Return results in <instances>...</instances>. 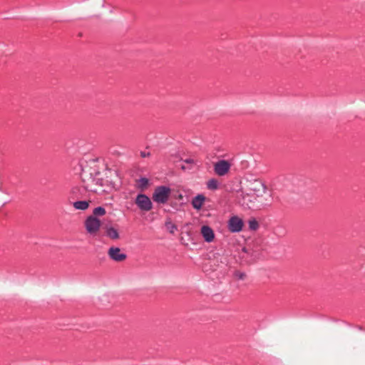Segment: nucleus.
Wrapping results in <instances>:
<instances>
[{
  "instance_id": "f257e3e1",
  "label": "nucleus",
  "mask_w": 365,
  "mask_h": 365,
  "mask_svg": "<svg viewBox=\"0 0 365 365\" xmlns=\"http://www.w3.org/2000/svg\"><path fill=\"white\" fill-rule=\"evenodd\" d=\"M101 173L96 169L83 170L81 174L84 187L91 192H97L103 185V179L100 178Z\"/></svg>"
},
{
  "instance_id": "f03ea898",
  "label": "nucleus",
  "mask_w": 365,
  "mask_h": 365,
  "mask_svg": "<svg viewBox=\"0 0 365 365\" xmlns=\"http://www.w3.org/2000/svg\"><path fill=\"white\" fill-rule=\"evenodd\" d=\"M265 190V187L260 181L258 180H252L249 181L245 192L242 190V203L245 205L249 208H251L254 205V201L250 199V194L252 192L254 194L258 195L261 192H264Z\"/></svg>"
},
{
  "instance_id": "7ed1b4c3",
  "label": "nucleus",
  "mask_w": 365,
  "mask_h": 365,
  "mask_svg": "<svg viewBox=\"0 0 365 365\" xmlns=\"http://www.w3.org/2000/svg\"><path fill=\"white\" fill-rule=\"evenodd\" d=\"M171 190L165 186L157 187L153 194V200L154 202L160 204H165L169 199Z\"/></svg>"
},
{
  "instance_id": "20e7f679",
  "label": "nucleus",
  "mask_w": 365,
  "mask_h": 365,
  "mask_svg": "<svg viewBox=\"0 0 365 365\" xmlns=\"http://www.w3.org/2000/svg\"><path fill=\"white\" fill-rule=\"evenodd\" d=\"M84 225L88 233L95 235L99 231L101 222L96 217L90 215L85 220Z\"/></svg>"
},
{
  "instance_id": "39448f33",
  "label": "nucleus",
  "mask_w": 365,
  "mask_h": 365,
  "mask_svg": "<svg viewBox=\"0 0 365 365\" xmlns=\"http://www.w3.org/2000/svg\"><path fill=\"white\" fill-rule=\"evenodd\" d=\"M135 202L138 208L142 211L148 212L153 208V203L150 199L144 194L138 195Z\"/></svg>"
},
{
  "instance_id": "423d86ee",
  "label": "nucleus",
  "mask_w": 365,
  "mask_h": 365,
  "mask_svg": "<svg viewBox=\"0 0 365 365\" xmlns=\"http://www.w3.org/2000/svg\"><path fill=\"white\" fill-rule=\"evenodd\" d=\"M230 163L225 160H221L214 164V171L219 176L225 175L230 170Z\"/></svg>"
},
{
  "instance_id": "0eeeda50",
  "label": "nucleus",
  "mask_w": 365,
  "mask_h": 365,
  "mask_svg": "<svg viewBox=\"0 0 365 365\" xmlns=\"http://www.w3.org/2000/svg\"><path fill=\"white\" fill-rule=\"evenodd\" d=\"M108 257L113 261L120 262L126 259L127 255L119 247H111L108 250Z\"/></svg>"
},
{
  "instance_id": "6e6552de",
  "label": "nucleus",
  "mask_w": 365,
  "mask_h": 365,
  "mask_svg": "<svg viewBox=\"0 0 365 365\" xmlns=\"http://www.w3.org/2000/svg\"><path fill=\"white\" fill-rule=\"evenodd\" d=\"M229 230L232 232H238L242 230L243 222L237 216L232 217L228 222Z\"/></svg>"
},
{
  "instance_id": "1a4fd4ad",
  "label": "nucleus",
  "mask_w": 365,
  "mask_h": 365,
  "mask_svg": "<svg viewBox=\"0 0 365 365\" xmlns=\"http://www.w3.org/2000/svg\"><path fill=\"white\" fill-rule=\"evenodd\" d=\"M201 234L204 240L207 242L213 241L215 238V234L212 229L207 225H203L201 227Z\"/></svg>"
},
{
  "instance_id": "9d476101",
  "label": "nucleus",
  "mask_w": 365,
  "mask_h": 365,
  "mask_svg": "<svg viewBox=\"0 0 365 365\" xmlns=\"http://www.w3.org/2000/svg\"><path fill=\"white\" fill-rule=\"evenodd\" d=\"M205 197L203 195H197L192 200V205L195 210H200L205 201Z\"/></svg>"
},
{
  "instance_id": "9b49d317",
  "label": "nucleus",
  "mask_w": 365,
  "mask_h": 365,
  "mask_svg": "<svg viewBox=\"0 0 365 365\" xmlns=\"http://www.w3.org/2000/svg\"><path fill=\"white\" fill-rule=\"evenodd\" d=\"M106 234L109 238L112 240H118L119 238L118 230L113 227H107Z\"/></svg>"
},
{
  "instance_id": "f8f14e48",
  "label": "nucleus",
  "mask_w": 365,
  "mask_h": 365,
  "mask_svg": "<svg viewBox=\"0 0 365 365\" xmlns=\"http://www.w3.org/2000/svg\"><path fill=\"white\" fill-rule=\"evenodd\" d=\"M148 184H149V180H148V179H147L145 178H141L138 180H136L137 187L139 189H140L142 191L147 189Z\"/></svg>"
},
{
  "instance_id": "ddd939ff",
  "label": "nucleus",
  "mask_w": 365,
  "mask_h": 365,
  "mask_svg": "<svg viewBox=\"0 0 365 365\" xmlns=\"http://www.w3.org/2000/svg\"><path fill=\"white\" fill-rule=\"evenodd\" d=\"M89 202L88 201H77L73 203V207L77 210H85L88 207Z\"/></svg>"
},
{
  "instance_id": "4468645a",
  "label": "nucleus",
  "mask_w": 365,
  "mask_h": 365,
  "mask_svg": "<svg viewBox=\"0 0 365 365\" xmlns=\"http://www.w3.org/2000/svg\"><path fill=\"white\" fill-rule=\"evenodd\" d=\"M207 187L210 190H215L218 189V187H219L218 180L215 178H212V179L209 180L207 182Z\"/></svg>"
},
{
  "instance_id": "2eb2a0df",
  "label": "nucleus",
  "mask_w": 365,
  "mask_h": 365,
  "mask_svg": "<svg viewBox=\"0 0 365 365\" xmlns=\"http://www.w3.org/2000/svg\"><path fill=\"white\" fill-rule=\"evenodd\" d=\"M106 210L102 207H96L93 211V215L96 216H103L106 214Z\"/></svg>"
},
{
  "instance_id": "dca6fc26",
  "label": "nucleus",
  "mask_w": 365,
  "mask_h": 365,
  "mask_svg": "<svg viewBox=\"0 0 365 365\" xmlns=\"http://www.w3.org/2000/svg\"><path fill=\"white\" fill-rule=\"evenodd\" d=\"M167 230L172 234L177 230V226L173 224L171 221H167L165 222Z\"/></svg>"
},
{
  "instance_id": "f3484780",
  "label": "nucleus",
  "mask_w": 365,
  "mask_h": 365,
  "mask_svg": "<svg viewBox=\"0 0 365 365\" xmlns=\"http://www.w3.org/2000/svg\"><path fill=\"white\" fill-rule=\"evenodd\" d=\"M249 227L251 230H256L258 228L259 225H258V222L255 220H250V222H249Z\"/></svg>"
},
{
  "instance_id": "a211bd4d",
  "label": "nucleus",
  "mask_w": 365,
  "mask_h": 365,
  "mask_svg": "<svg viewBox=\"0 0 365 365\" xmlns=\"http://www.w3.org/2000/svg\"><path fill=\"white\" fill-rule=\"evenodd\" d=\"M235 275L237 279L241 280H244L246 278V274L243 272H236Z\"/></svg>"
},
{
  "instance_id": "6ab92c4d",
  "label": "nucleus",
  "mask_w": 365,
  "mask_h": 365,
  "mask_svg": "<svg viewBox=\"0 0 365 365\" xmlns=\"http://www.w3.org/2000/svg\"><path fill=\"white\" fill-rule=\"evenodd\" d=\"M140 155H141V156H142L143 158H145V157L149 156V155H150V153H146L145 152H141Z\"/></svg>"
},
{
  "instance_id": "aec40b11",
  "label": "nucleus",
  "mask_w": 365,
  "mask_h": 365,
  "mask_svg": "<svg viewBox=\"0 0 365 365\" xmlns=\"http://www.w3.org/2000/svg\"><path fill=\"white\" fill-rule=\"evenodd\" d=\"M185 162L187 163H190V164H193L194 163V160L192 159H190V158L186 159L185 160Z\"/></svg>"
},
{
  "instance_id": "412c9836",
  "label": "nucleus",
  "mask_w": 365,
  "mask_h": 365,
  "mask_svg": "<svg viewBox=\"0 0 365 365\" xmlns=\"http://www.w3.org/2000/svg\"><path fill=\"white\" fill-rule=\"evenodd\" d=\"M179 198H180V199H182V195H180L179 196Z\"/></svg>"
}]
</instances>
